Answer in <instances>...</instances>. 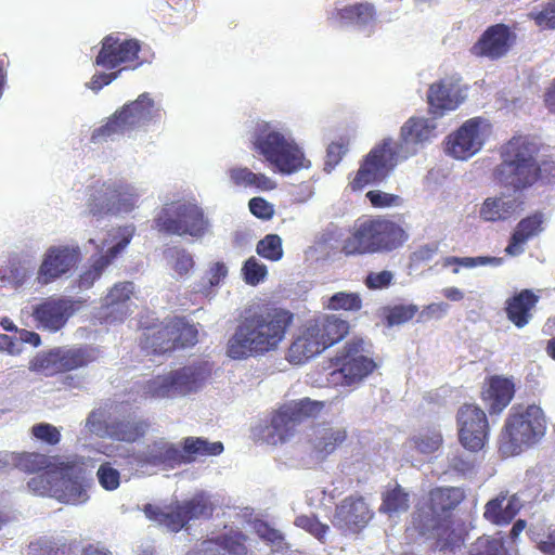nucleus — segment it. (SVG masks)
Segmentation results:
<instances>
[{
  "mask_svg": "<svg viewBox=\"0 0 555 555\" xmlns=\"http://www.w3.org/2000/svg\"><path fill=\"white\" fill-rule=\"evenodd\" d=\"M456 426L459 441L462 447L472 452L483 449L490 426L486 412L474 403H465L457 410Z\"/></svg>",
  "mask_w": 555,
  "mask_h": 555,
  "instance_id": "obj_17",
  "label": "nucleus"
},
{
  "mask_svg": "<svg viewBox=\"0 0 555 555\" xmlns=\"http://www.w3.org/2000/svg\"><path fill=\"white\" fill-rule=\"evenodd\" d=\"M531 540L542 554L555 555V525L533 528Z\"/></svg>",
  "mask_w": 555,
  "mask_h": 555,
  "instance_id": "obj_50",
  "label": "nucleus"
},
{
  "mask_svg": "<svg viewBox=\"0 0 555 555\" xmlns=\"http://www.w3.org/2000/svg\"><path fill=\"white\" fill-rule=\"evenodd\" d=\"M242 274L246 284L256 286L266 279L268 269L266 264L251 256L244 262Z\"/></svg>",
  "mask_w": 555,
  "mask_h": 555,
  "instance_id": "obj_53",
  "label": "nucleus"
},
{
  "mask_svg": "<svg viewBox=\"0 0 555 555\" xmlns=\"http://www.w3.org/2000/svg\"><path fill=\"white\" fill-rule=\"evenodd\" d=\"M115 182H103L91 186L88 201L89 212L95 217L112 214Z\"/></svg>",
  "mask_w": 555,
  "mask_h": 555,
  "instance_id": "obj_40",
  "label": "nucleus"
},
{
  "mask_svg": "<svg viewBox=\"0 0 555 555\" xmlns=\"http://www.w3.org/2000/svg\"><path fill=\"white\" fill-rule=\"evenodd\" d=\"M134 234L135 227L133 224L109 229L106 233V238L95 245V248L101 254L92 258L91 266L79 275L78 286L80 288H90L94 282L100 279L103 271L111 266L130 244Z\"/></svg>",
  "mask_w": 555,
  "mask_h": 555,
  "instance_id": "obj_14",
  "label": "nucleus"
},
{
  "mask_svg": "<svg viewBox=\"0 0 555 555\" xmlns=\"http://www.w3.org/2000/svg\"><path fill=\"white\" fill-rule=\"evenodd\" d=\"M376 18V9L370 2H360L335 9L328 17L332 23H348L359 27L373 26Z\"/></svg>",
  "mask_w": 555,
  "mask_h": 555,
  "instance_id": "obj_36",
  "label": "nucleus"
},
{
  "mask_svg": "<svg viewBox=\"0 0 555 555\" xmlns=\"http://www.w3.org/2000/svg\"><path fill=\"white\" fill-rule=\"evenodd\" d=\"M412 441L417 451L424 454H431L440 448L442 436L439 431H427L413 437Z\"/></svg>",
  "mask_w": 555,
  "mask_h": 555,
  "instance_id": "obj_55",
  "label": "nucleus"
},
{
  "mask_svg": "<svg viewBox=\"0 0 555 555\" xmlns=\"http://www.w3.org/2000/svg\"><path fill=\"white\" fill-rule=\"evenodd\" d=\"M86 427L98 436H107L114 440L131 443L145 436L150 423L139 418L134 413L104 421L103 412L92 411L87 417Z\"/></svg>",
  "mask_w": 555,
  "mask_h": 555,
  "instance_id": "obj_16",
  "label": "nucleus"
},
{
  "mask_svg": "<svg viewBox=\"0 0 555 555\" xmlns=\"http://www.w3.org/2000/svg\"><path fill=\"white\" fill-rule=\"evenodd\" d=\"M214 511V503L204 492H198L189 500L171 502L165 507L153 504H145L143 507L150 520L156 521L171 532H179L191 520L209 519Z\"/></svg>",
  "mask_w": 555,
  "mask_h": 555,
  "instance_id": "obj_11",
  "label": "nucleus"
},
{
  "mask_svg": "<svg viewBox=\"0 0 555 555\" xmlns=\"http://www.w3.org/2000/svg\"><path fill=\"white\" fill-rule=\"evenodd\" d=\"M223 444L220 441L209 442L202 437H186L181 442L179 453L180 464H191L201 456H216L223 452Z\"/></svg>",
  "mask_w": 555,
  "mask_h": 555,
  "instance_id": "obj_37",
  "label": "nucleus"
},
{
  "mask_svg": "<svg viewBox=\"0 0 555 555\" xmlns=\"http://www.w3.org/2000/svg\"><path fill=\"white\" fill-rule=\"evenodd\" d=\"M98 348L85 345L74 348L56 347L37 353L29 361V370L44 376L78 370L98 360Z\"/></svg>",
  "mask_w": 555,
  "mask_h": 555,
  "instance_id": "obj_12",
  "label": "nucleus"
},
{
  "mask_svg": "<svg viewBox=\"0 0 555 555\" xmlns=\"http://www.w3.org/2000/svg\"><path fill=\"white\" fill-rule=\"evenodd\" d=\"M31 435L37 440L49 446H56L61 441L60 430L49 423H39L34 425L31 427Z\"/></svg>",
  "mask_w": 555,
  "mask_h": 555,
  "instance_id": "obj_57",
  "label": "nucleus"
},
{
  "mask_svg": "<svg viewBox=\"0 0 555 555\" xmlns=\"http://www.w3.org/2000/svg\"><path fill=\"white\" fill-rule=\"evenodd\" d=\"M212 364L197 360L168 374L157 375L142 386L145 398L163 399L197 392L211 377Z\"/></svg>",
  "mask_w": 555,
  "mask_h": 555,
  "instance_id": "obj_7",
  "label": "nucleus"
},
{
  "mask_svg": "<svg viewBox=\"0 0 555 555\" xmlns=\"http://www.w3.org/2000/svg\"><path fill=\"white\" fill-rule=\"evenodd\" d=\"M59 476V468L52 469V467L47 470H42L41 474L33 477L28 482V489L38 495L42 496H51L54 491V485L56 483V479Z\"/></svg>",
  "mask_w": 555,
  "mask_h": 555,
  "instance_id": "obj_47",
  "label": "nucleus"
},
{
  "mask_svg": "<svg viewBox=\"0 0 555 555\" xmlns=\"http://www.w3.org/2000/svg\"><path fill=\"white\" fill-rule=\"evenodd\" d=\"M194 267V259L190 253L185 249H179L176 251L173 270L179 275L188 274Z\"/></svg>",
  "mask_w": 555,
  "mask_h": 555,
  "instance_id": "obj_64",
  "label": "nucleus"
},
{
  "mask_svg": "<svg viewBox=\"0 0 555 555\" xmlns=\"http://www.w3.org/2000/svg\"><path fill=\"white\" fill-rule=\"evenodd\" d=\"M172 352L191 348L198 341V330L185 317L175 315L164 319Z\"/></svg>",
  "mask_w": 555,
  "mask_h": 555,
  "instance_id": "obj_33",
  "label": "nucleus"
},
{
  "mask_svg": "<svg viewBox=\"0 0 555 555\" xmlns=\"http://www.w3.org/2000/svg\"><path fill=\"white\" fill-rule=\"evenodd\" d=\"M348 438L349 435L345 427L323 424L314 430L311 439L312 452L318 459L325 460L340 449Z\"/></svg>",
  "mask_w": 555,
  "mask_h": 555,
  "instance_id": "obj_30",
  "label": "nucleus"
},
{
  "mask_svg": "<svg viewBox=\"0 0 555 555\" xmlns=\"http://www.w3.org/2000/svg\"><path fill=\"white\" fill-rule=\"evenodd\" d=\"M96 476L102 488L107 491L116 490L120 485L119 472L113 468L108 462L100 465Z\"/></svg>",
  "mask_w": 555,
  "mask_h": 555,
  "instance_id": "obj_58",
  "label": "nucleus"
},
{
  "mask_svg": "<svg viewBox=\"0 0 555 555\" xmlns=\"http://www.w3.org/2000/svg\"><path fill=\"white\" fill-rule=\"evenodd\" d=\"M209 227L204 209L195 202L184 199L165 204L154 218V228L169 235L201 238Z\"/></svg>",
  "mask_w": 555,
  "mask_h": 555,
  "instance_id": "obj_9",
  "label": "nucleus"
},
{
  "mask_svg": "<svg viewBox=\"0 0 555 555\" xmlns=\"http://www.w3.org/2000/svg\"><path fill=\"white\" fill-rule=\"evenodd\" d=\"M515 384L512 379L500 375H492L485 382L481 399L489 413L500 414L513 400Z\"/></svg>",
  "mask_w": 555,
  "mask_h": 555,
  "instance_id": "obj_28",
  "label": "nucleus"
},
{
  "mask_svg": "<svg viewBox=\"0 0 555 555\" xmlns=\"http://www.w3.org/2000/svg\"><path fill=\"white\" fill-rule=\"evenodd\" d=\"M518 512L519 503L516 498L507 499L505 495H501L486 504L483 517L492 524L506 525L515 518Z\"/></svg>",
  "mask_w": 555,
  "mask_h": 555,
  "instance_id": "obj_38",
  "label": "nucleus"
},
{
  "mask_svg": "<svg viewBox=\"0 0 555 555\" xmlns=\"http://www.w3.org/2000/svg\"><path fill=\"white\" fill-rule=\"evenodd\" d=\"M365 196L374 208L397 207L402 204V198L399 195L379 190L369 191Z\"/></svg>",
  "mask_w": 555,
  "mask_h": 555,
  "instance_id": "obj_59",
  "label": "nucleus"
},
{
  "mask_svg": "<svg viewBox=\"0 0 555 555\" xmlns=\"http://www.w3.org/2000/svg\"><path fill=\"white\" fill-rule=\"evenodd\" d=\"M133 293V284L131 282L116 283L104 298L107 308L124 305L130 299Z\"/></svg>",
  "mask_w": 555,
  "mask_h": 555,
  "instance_id": "obj_54",
  "label": "nucleus"
},
{
  "mask_svg": "<svg viewBox=\"0 0 555 555\" xmlns=\"http://www.w3.org/2000/svg\"><path fill=\"white\" fill-rule=\"evenodd\" d=\"M348 332L349 323L334 314H322L308 320L294 336L286 360L295 365L305 364L343 340Z\"/></svg>",
  "mask_w": 555,
  "mask_h": 555,
  "instance_id": "obj_4",
  "label": "nucleus"
},
{
  "mask_svg": "<svg viewBox=\"0 0 555 555\" xmlns=\"http://www.w3.org/2000/svg\"><path fill=\"white\" fill-rule=\"evenodd\" d=\"M256 251L263 259L279 261L284 255L282 238L278 234H267L257 243Z\"/></svg>",
  "mask_w": 555,
  "mask_h": 555,
  "instance_id": "obj_48",
  "label": "nucleus"
},
{
  "mask_svg": "<svg viewBox=\"0 0 555 555\" xmlns=\"http://www.w3.org/2000/svg\"><path fill=\"white\" fill-rule=\"evenodd\" d=\"M180 459L179 448L175 443L163 440L149 444L146 450L138 456V461L142 464L165 468L181 466Z\"/></svg>",
  "mask_w": 555,
  "mask_h": 555,
  "instance_id": "obj_35",
  "label": "nucleus"
},
{
  "mask_svg": "<svg viewBox=\"0 0 555 555\" xmlns=\"http://www.w3.org/2000/svg\"><path fill=\"white\" fill-rule=\"evenodd\" d=\"M330 310L359 311L362 308V298L358 293L337 292L326 304Z\"/></svg>",
  "mask_w": 555,
  "mask_h": 555,
  "instance_id": "obj_49",
  "label": "nucleus"
},
{
  "mask_svg": "<svg viewBox=\"0 0 555 555\" xmlns=\"http://www.w3.org/2000/svg\"><path fill=\"white\" fill-rule=\"evenodd\" d=\"M524 201L519 196L501 194L483 201L479 216L489 222L506 221L522 210Z\"/></svg>",
  "mask_w": 555,
  "mask_h": 555,
  "instance_id": "obj_29",
  "label": "nucleus"
},
{
  "mask_svg": "<svg viewBox=\"0 0 555 555\" xmlns=\"http://www.w3.org/2000/svg\"><path fill=\"white\" fill-rule=\"evenodd\" d=\"M251 146L283 175H291L311 166L298 144L269 121H257L251 135Z\"/></svg>",
  "mask_w": 555,
  "mask_h": 555,
  "instance_id": "obj_5",
  "label": "nucleus"
},
{
  "mask_svg": "<svg viewBox=\"0 0 555 555\" xmlns=\"http://www.w3.org/2000/svg\"><path fill=\"white\" fill-rule=\"evenodd\" d=\"M160 116V109L154 100L144 92L116 111L104 125L95 128L90 141L94 144L105 142L114 135L125 134L157 121Z\"/></svg>",
  "mask_w": 555,
  "mask_h": 555,
  "instance_id": "obj_8",
  "label": "nucleus"
},
{
  "mask_svg": "<svg viewBox=\"0 0 555 555\" xmlns=\"http://www.w3.org/2000/svg\"><path fill=\"white\" fill-rule=\"evenodd\" d=\"M376 369L373 359L362 353V341L346 344L322 369V380L327 387H350L360 383Z\"/></svg>",
  "mask_w": 555,
  "mask_h": 555,
  "instance_id": "obj_10",
  "label": "nucleus"
},
{
  "mask_svg": "<svg viewBox=\"0 0 555 555\" xmlns=\"http://www.w3.org/2000/svg\"><path fill=\"white\" fill-rule=\"evenodd\" d=\"M544 215L535 211L522 218L511 235L505 253L511 256H518L524 253L525 245L538 236L544 230Z\"/></svg>",
  "mask_w": 555,
  "mask_h": 555,
  "instance_id": "obj_31",
  "label": "nucleus"
},
{
  "mask_svg": "<svg viewBox=\"0 0 555 555\" xmlns=\"http://www.w3.org/2000/svg\"><path fill=\"white\" fill-rule=\"evenodd\" d=\"M539 301V296L531 289H522L506 300L507 319L518 328L526 326L532 318L531 310Z\"/></svg>",
  "mask_w": 555,
  "mask_h": 555,
  "instance_id": "obj_34",
  "label": "nucleus"
},
{
  "mask_svg": "<svg viewBox=\"0 0 555 555\" xmlns=\"http://www.w3.org/2000/svg\"><path fill=\"white\" fill-rule=\"evenodd\" d=\"M12 464L26 474H38L53 466L48 455L38 452L13 453Z\"/></svg>",
  "mask_w": 555,
  "mask_h": 555,
  "instance_id": "obj_44",
  "label": "nucleus"
},
{
  "mask_svg": "<svg viewBox=\"0 0 555 555\" xmlns=\"http://www.w3.org/2000/svg\"><path fill=\"white\" fill-rule=\"evenodd\" d=\"M78 304L67 297H48L33 307L31 317L37 328L55 333L65 326Z\"/></svg>",
  "mask_w": 555,
  "mask_h": 555,
  "instance_id": "obj_21",
  "label": "nucleus"
},
{
  "mask_svg": "<svg viewBox=\"0 0 555 555\" xmlns=\"http://www.w3.org/2000/svg\"><path fill=\"white\" fill-rule=\"evenodd\" d=\"M231 182L236 186L250 188L259 191L274 190L275 182L264 173H255L247 167H233L228 170Z\"/></svg>",
  "mask_w": 555,
  "mask_h": 555,
  "instance_id": "obj_39",
  "label": "nucleus"
},
{
  "mask_svg": "<svg viewBox=\"0 0 555 555\" xmlns=\"http://www.w3.org/2000/svg\"><path fill=\"white\" fill-rule=\"evenodd\" d=\"M410 507V493L400 485H396L391 489H387L382 495V504L379 512L389 516L404 513Z\"/></svg>",
  "mask_w": 555,
  "mask_h": 555,
  "instance_id": "obj_43",
  "label": "nucleus"
},
{
  "mask_svg": "<svg viewBox=\"0 0 555 555\" xmlns=\"http://www.w3.org/2000/svg\"><path fill=\"white\" fill-rule=\"evenodd\" d=\"M248 207L250 212L259 219L269 220L274 215L273 205L262 197L249 199Z\"/></svg>",
  "mask_w": 555,
  "mask_h": 555,
  "instance_id": "obj_62",
  "label": "nucleus"
},
{
  "mask_svg": "<svg viewBox=\"0 0 555 555\" xmlns=\"http://www.w3.org/2000/svg\"><path fill=\"white\" fill-rule=\"evenodd\" d=\"M465 494L457 487H436L431 489L424 502L420 503L412 515V524L425 526L428 521L451 518L452 512L464 500Z\"/></svg>",
  "mask_w": 555,
  "mask_h": 555,
  "instance_id": "obj_18",
  "label": "nucleus"
},
{
  "mask_svg": "<svg viewBox=\"0 0 555 555\" xmlns=\"http://www.w3.org/2000/svg\"><path fill=\"white\" fill-rule=\"evenodd\" d=\"M486 121L480 117L466 120L447 140V152L456 159H467L480 151L485 143Z\"/></svg>",
  "mask_w": 555,
  "mask_h": 555,
  "instance_id": "obj_22",
  "label": "nucleus"
},
{
  "mask_svg": "<svg viewBox=\"0 0 555 555\" xmlns=\"http://www.w3.org/2000/svg\"><path fill=\"white\" fill-rule=\"evenodd\" d=\"M325 401L302 398L283 403L271 416L272 437L285 441L296 428L309 418H317L325 409Z\"/></svg>",
  "mask_w": 555,
  "mask_h": 555,
  "instance_id": "obj_15",
  "label": "nucleus"
},
{
  "mask_svg": "<svg viewBox=\"0 0 555 555\" xmlns=\"http://www.w3.org/2000/svg\"><path fill=\"white\" fill-rule=\"evenodd\" d=\"M295 525L319 540H322L328 531V526L322 524L314 515H301L295 520Z\"/></svg>",
  "mask_w": 555,
  "mask_h": 555,
  "instance_id": "obj_56",
  "label": "nucleus"
},
{
  "mask_svg": "<svg viewBox=\"0 0 555 555\" xmlns=\"http://www.w3.org/2000/svg\"><path fill=\"white\" fill-rule=\"evenodd\" d=\"M412 527L420 535L434 540L439 551H453L464 543V534L455 528L452 517L428 521L424 528L420 524H412Z\"/></svg>",
  "mask_w": 555,
  "mask_h": 555,
  "instance_id": "obj_27",
  "label": "nucleus"
},
{
  "mask_svg": "<svg viewBox=\"0 0 555 555\" xmlns=\"http://www.w3.org/2000/svg\"><path fill=\"white\" fill-rule=\"evenodd\" d=\"M294 322V313L271 302L245 310L228 339L225 353L233 360H246L278 349Z\"/></svg>",
  "mask_w": 555,
  "mask_h": 555,
  "instance_id": "obj_1",
  "label": "nucleus"
},
{
  "mask_svg": "<svg viewBox=\"0 0 555 555\" xmlns=\"http://www.w3.org/2000/svg\"><path fill=\"white\" fill-rule=\"evenodd\" d=\"M30 276V268L20 259H12L0 271V279L3 283L18 288L25 284Z\"/></svg>",
  "mask_w": 555,
  "mask_h": 555,
  "instance_id": "obj_46",
  "label": "nucleus"
},
{
  "mask_svg": "<svg viewBox=\"0 0 555 555\" xmlns=\"http://www.w3.org/2000/svg\"><path fill=\"white\" fill-rule=\"evenodd\" d=\"M470 555H505L504 542L501 538L479 537L470 547Z\"/></svg>",
  "mask_w": 555,
  "mask_h": 555,
  "instance_id": "obj_51",
  "label": "nucleus"
},
{
  "mask_svg": "<svg viewBox=\"0 0 555 555\" xmlns=\"http://www.w3.org/2000/svg\"><path fill=\"white\" fill-rule=\"evenodd\" d=\"M112 214L130 212L134 209L139 194L134 189L124 182H115Z\"/></svg>",
  "mask_w": 555,
  "mask_h": 555,
  "instance_id": "obj_45",
  "label": "nucleus"
},
{
  "mask_svg": "<svg viewBox=\"0 0 555 555\" xmlns=\"http://www.w3.org/2000/svg\"><path fill=\"white\" fill-rule=\"evenodd\" d=\"M545 431L546 420L540 406H513L500 435L499 450L504 456L517 455L525 448L537 443Z\"/></svg>",
  "mask_w": 555,
  "mask_h": 555,
  "instance_id": "obj_6",
  "label": "nucleus"
},
{
  "mask_svg": "<svg viewBox=\"0 0 555 555\" xmlns=\"http://www.w3.org/2000/svg\"><path fill=\"white\" fill-rule=\"evenodd\" d=\"M516 41V34L499 23L489 26L470 48V53L478 57L499 60L507 54Z\"/></svg>",
  "mask_w": 555,
  "mask_h": 555,
  "instance_id": "obj_23",
  "label": "nucleus"
},
{
  "mask_svg": "<svg viewBox=\"0 0 555 555\" xmlns=\"http://www.w3.org/2000/svg\"><path fill=\"white\" fill-rule=\"evenodd\" d=\"M142 334L139 338V346L146 356H163L172 353L165 321H155L151 324L141 325Z\"/></svg>",
  "mask_w": 555,
  "mask_h": 555,
  "instance_id": "obj_32",
  "label": "nucleus"
},
{
  "mask_svg": "<svg viewBox=\"0 0 555 555\" xmlns=\"http://www.w3.org/2000/svg\"><path fill=\"white\" fill-rule=\"evenodd\" d=\"M435 125L421 117L409 118L401 127L400 137L405 144H418L434 135Z\"/></svg>",
  "mask_w": 555,
  "mask_h": 555,
  "instance_id": "obj_41",
  "label": "nucleus"
},
{
  "mask_svg": "<svg viewBox=\"0 0 555 555\" xmlns=\"http://www.w3.org/2000/svg\"><path fill=\"white\" fill-rule=\"evenodd\" d=\"M397 157L392 140H383L363 157L348 186L352 192H358L367 185L382 183L397 166Z\"/></svg>",
  "mask_w": 555,
  "mask_h": 555,
  "instance_id": "obj_13",
  "label": "nucleus"
},
{
  "mask_svg": "<svg viewBox=\"0 0 555 555\" xmlns=\"http://www.w3.org/2000/svg\"><path fill=\"white\" fill-rule=\"evenodd\" d=\"M248 535L238 529H231L209 542L216 544L229 555H248Z\"/></svg>",
  "mask_w": 555,
  "mask_h": 555,
  "instance_id": "obj_42",
  "label": "nucleus"
},
{
  "mask_svg": "<svg viewBox=\"0 0 555 555\" xmlns=\"http://www.w3.org/2000/svg\"><path fill=\"white\" fill-rule=\"evenodd\" d=\"M52 498L65 504L78 505L88 501L89 495L83 485L81 468L75 465L62 464L54 485Z\"/></svg>",
  "mask_w": 555,
  "mask_h": 555,
  "instance_id": "obj_26",
  "label": "nucleus"
},
{
  "mask_svg": "<svg viewBox=\"0 0 555 555\" xmlns=\"http://www.w3.org/2000/svg\"><path fill=\"white\" fill-rule=\"evenodd\" d=\"M464 91L459 77H446L431 83L427 92L430 112L442 116L446 112L456 109L465 100Z\"/></svg>",
  "mask_w": 555,
  "mask_h": 555,
  "instance_id": "obj_24",
  "label": "nucleus"
},
{
  "mask_svg": "<svg viewBox=\"0 0 555 555\" xmlns=\"http://www.w3.org/2000/svg\"><path fill=\"white\" fill-rule=\"evenodd\" d=\"M406 231L396 221L384 216L359 218L343 241L345 256L391 253L408 241Z\"/></svg>",
  "mask_w": 555,
  "mask_h": 555,
  "instance_id": "obj_3",
  "label": "nucleus"
},
{
  "mask_svg": "<svg viewBox=\"0 0 555 555\" xmlns=\"http://www.w3.org/2000/svg\"><path fill=\"white\" fill-rule=\"evenodd\" d=\"M533 20L541 29H555V0L550 1Z\"/></svg>",
  "mask_w": 555,
  "mask_h": 555,
  "instance_id": "obj_63",
  "label": "nucleus"
},
{
  "mask_svg": "<svg viewBox=\"0 0 555 555\" xmlns=\"http://www.w3.org/2000/svg\"><path fill=\"white\" fill-rule=\"evenodd\" d=\"M81 260V251L78 246H51L42 258L37 271V282L48 285L66 275L75 269Z\"/></svg>",
  "mask_w": 555,
  "mask_h": 555,
  "instance_id": "obj_20",
  "label": "nucleus"
},
{
  "mask_svg": "<svg viewBox=\"0 0 555 555\" xmlns=\"http://www.w3.org/2000/svg\"><path fill=\"white\" fill-rule=\"evenodd\" d=\"M415 305H396L384 309V319L388 326L405 323L414 318L417 312Z\"/></svg>",
  "mask_w": 555,
  "mask_h": 555,
  "instance_id": "obj_52",
  "label": "nucleus"
},
{
  "mask_svg": "<svg viewBox=\"0 0 555 555\" xmlns=\"http://www.w3.org/2000/svg\"><path fill=\"white\" fill-rule=\"evenodd\" d=\"M372 518L369 505L362 496L349 495L335 508L332 524L346 532H359Z\"/></svg>",
  "mask_w": 555,
  "mask_h": 555,
  "instance_id": "obj_25",
  "label": "nucleus"
},
{
  "mask_svg": "<svg viewBox=\"0 0 555 555\" xmlns=\"http://www.w3.org/2000/svg\"><path fill=\"white\" fill-rule=\"evenodd\" d=\"M539 144L529 135L516 134L500 149L501 162L493 170L494 181L514 192L533 186L539 180L555 179V162H538Z\"/></svg>",
  "mask_w": 555,
  "mask_h": 555,
  "instance_id": "obj_2",
  "label": "nucleus"
},
{
  "mask_svg": "<svg viewBox=\"0 0 555 555\" xmlns=\"http://www.w3.org/2000/svg\"><path fill=\"white\" fill-rule=\"evenodd\" d=\"M140 50L141 44L137 39L121 40L117 36L107 35L101 41V49L94 64L106 69H115L119 66L121 69L137 68L141 64Z\"/></svg>",
  "mask_w": 555,
  "mask_h": 555,
  "instance_id": "obj_19",
  "label": "nucleus"
},
{
  "mask_svg": "<svg viewBox=\"0 0 555 555\" xmlns=\"http://www.w3.org/2000/svg\"><path fill=\"white\" fill-rule=\"evenodd\" d=\"M493 260H494V258H490V257H455V256H450V257H446L443 259L442 266L443 267L455 266V268L453 269V273L456 274L460 271L459 267L474 268V267H477V266H485V264L491 263Z\"/></svg>",
  "mask_w": 555,
  "mask_h": 555,
  "instance_id": "obj_60",
  "label": "nucleus"
},
{
  "mask_svg": "<svg viewBox=\"0 0 555 555\" xmlns=\"http://www.w3.org/2000/svg\"><path fill=\"white\" fill-rule=\"evenodd\" d=\"M392 280V272L388 270H383L380 272H370L364 280V284L369 289L372 291L383 289L390 286Z\"/></svg>",
  "mask_w": 555,
  "mask_h": 555,
  "instance_id": "obj_61",
  "label": "nucleus"
}]
</instances>
